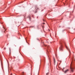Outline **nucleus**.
<instances>
[{
  "label": "nucleus",
  "mask_w": 75,
  "mask_h": 75,
  "mask_svg": "<svg viewBox=\"0 0 75 75\" xmlns=\"http://www.w3.org/2000/svg\"><path fill=\"white\" fill-rule=\"evenodd\" d=\"M70 71H71V72H74V67H70Z\"/></svg>",
  "instance_id": "1"
},
{
  "label": "nucleus",
  "mask_w": 75,
  "mask_h": 75,
  "mask_svg": "<svg viewBox=\"0 0 75 75\" xmlns=\"http://www.w3.org/2000/svg\"><path fill=\"white\" fill-rule=\"evenodd\" d=\"M69 69H67V70H65L64 71V73H67V72H68Z\"/></svg>",
  "instance_id": "2"
},
{
  "label": "nucleus",
  "mask_w": 75,
  "mask_h": 75,
  "mask_svg": "<svg viewBox=\"0 0 75 75\" xmlns=\"http://www.w3.org/2000/svg\"><path fill=\"white\" fill-rule=\"evenodd\" d=\"M60 50H62V46H61L60 47H59Z\"/></svg>",
  "instance_id": "3"
},
{
  "label": "nucleus",
  "mask_w": 75,
  "mask_h": 75,
  "mask_svg": "<svg viewBox=\"0 0 75 75\" xmlns=\"http://www.w3.org/2000/svg\"><path fill=\"white\" fill-rule=\"evenodd\" d=\"M54 64H55V58H54Z\"/></svg>",
  "instance_id": "4"
},
{
  "label": "nucleus",
  "mask_w": 75,
  "mask_h": 75,
  "mask_svg": "<svg viewBox=\"0 0 75 75\" xmlns=\"http://www.w3.org/2000/svg\"><path fill=\"white\" fill-rule=\"evenodd\" d=\"M46 75H49V73H47L46 74Z\"/></svg>",
  "instance_id": "5"
},
{
  "label": "nucleus",
  "mask_w": 75,
  "mask_h": 75,
  "mask_svg": "<svg viewBox=\"0 0 75 75\" xmlns=\"http://www.w3.org/2000/svg\"><path fill=\"white\" fill-rule=\"evenodd\" d=\"M14 47H16V45H14Z\"/></svg>",
  "instance_id": "6"
},
{
  "label": "nucleus",
  "mask_w": 75,
  "mask_h": 75,
  "mask_svg": "<svg viewBox=\"0 0 75 75\" xmlns=\"http://www.w3.org/2000/svg\"><path fill=\"white\" fill-rule=\"evenodd\" d=\"M9 50H10V51H11V49H10V48H9Z\"/></svg>",
  "instance_id": "7"
},
{
  "label": "nucleus",
  "mask_w": 75,
  "mask_h": 75,
  "mask_svg": "<svg viewBox=\"0 0 75 75\" xmlns=\"http://www.w3.org/2000/svg\"><path fill=\"white\" fill-rule=\"evenodd\" d=\"M6 48H4V50H6Z\"/></svg>",
  "instance_id": "8"
},
{
  "label": "nucleus",
  "mask_w": 75,
  "mask_h": 75,
  "mask_svg": "<svg viewBox=\"0 0 75 75\" xmlns=\"http://www.w3.org/2000/svg\"><path fill=\"white\" fill-rule=\"evenodd\" d=\"M22 75H24L23 74H22Z\"/></svg>",
  "instance_id": "9"
},
{
  "label": "nucleus",
  "mask_w": 75,
  "mask_h": 75,
  "mask_svg": "<svg viewBox=\"0 0 75 75\" xmlns=\"http://www.w3.org/2000/svg\"><path fill=\"white\" fill-rule=\"evenodd\" d=\"M12 74H11V75H12Z\"/></svg>",
  "instance_id": "10"
},
{
  "label": "nucleus",
  "mask_w": 75,
  "mask_h": 75,
  "mask_svg": "<svg viewBox=\"0 0 75 75\" xmlns=\"http://www.w3.org/2000/svg\"><path fill=\"white\" fill-rule=\"evenodd\" d=\"M36 10H37V9L35 8Z\"/></svg>",
  "instance_id": "11"
},
{
  "label": "nucleus",
  "mask_w": 75,
  "mask_h": 75,
  "mask_svg": "<svg viewBox=\"0 0 75 75\" xmlns=\"http://www.w3.org/2000/svg\"><path fill=\"white\" fill-rule=\"evenodd\" d=\"M43 24H45V23H43Z\"/></svg>",
  "instance_id": "12"
},
{
  "label": "nucleus",
  "mask_w": 75,
  "mask_h": 75,
  "mask_svg": "<svg viewBox=\"0 0 75 75\" xmlns=\"http://www.w3.org/2000/svg\"><path fill=\"white\" fill-rule=\"evenodd\" d=\"M1 20V19H0V21Z\"/></svg>",
  "instance_id": "13"
},
{
  "label": "nucleus",
  "mask_w": 75,
  "mask_h": 75,
  "mask_svg": "<svg viewBox=\"0 0 75 75\" xmlns=\"http://www.w3.org/2000/svg\"><path fill=\"white\" fill-rule=\"evenodd\" d=\"M43 21H44V20H43Z\"/></svg>",
  "instance_id": "14"
},
{
  "label": "nucleus",
  "mask_w": 75,
  "mask_h": 75,
  "mask_svg": "<svg viewBox=\"0 0 75 75\" xmlns=\"http://www.w3.org/2000/svg\"><path fill=\"white\" fill-rule=\"evenodd\" d=\"M1 65H2V64H1Z\"/></svg>",
  "instance_id": "15"
},
{
  "label": "nucleus",
  "mask_w": 75,
  "mask_h": 75,
  "mask_svg": "<svg viewBox=\"0 0 75 75\" xmlns=\"http://www.w3.org/2000/svg\"><path fill=\"white\" fill-rule=\"evenodd\" d=\"M59 27H60L59 26Z\"/></svg>",
  "instance_id": "16"
}]
</instances>
